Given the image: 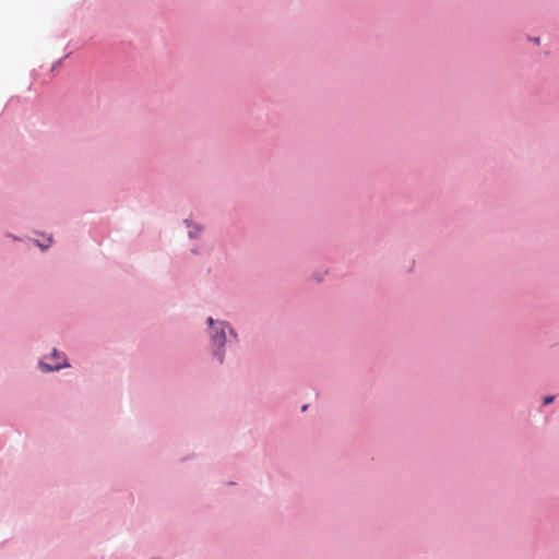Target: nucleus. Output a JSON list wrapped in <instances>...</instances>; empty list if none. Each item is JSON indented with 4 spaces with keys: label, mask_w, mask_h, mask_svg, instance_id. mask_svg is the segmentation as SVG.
<instances>
[{
    "label": "nucleus",
    "mask_w": 559,
    "mask_h": 559,
    "mask_svg": "<svg viewBox=\"0 0 559 559\" xmlns=\"http://www.w3.org/2000/svg\"><path fill=\"white\" fill-rule=\"evenodd\" d=\"M47 359H49L50 362H47L45 360L40 361V367L44 371L59 370L63 367L69 366L66 362V359L63 358L62 354L59 353L57 349H53L51 355L47 357Z\"/></svg>",
    "instance_id": "nucleus-1"
},
{
    "label": "nucleus",
    "mask_w": 559,
    "mask_h": 559,
    "mask_svg": "<svg viewBox=\"0 0 559 559\" xmlns=\"http://www.w3.org/2000/svg\"><path fill=\"white\" fill-rule=\"evenodd\" d=\"M230 333L233 334L234 337H237V334L234 333V330H230Z\"/></svg>",
    "instance_id": "nucleus-8"
},
{
    "label": "nucleus",
    "mask_w": 559,
    "mask_h": 559,
    "mask_svg": "<svg viewBox=\"0 0 559 559\" xmlns=\"http://www.w3.org/2000/svg\"><path fill=\"white\" fill-rule=\"evenodd\" d=\"M230 333L233 334L234 337H237V334L234 333V330H230Z\"/></svg>",
    "instance_id": "nucleus-6"
},
{
    "label": "nucleus",
    "mask_w": 559,
    "mask_h": 559,
    "mask_svg": "<svg viewBox=\"0 0 559 559\" xmlns=\"http://www.w3.org/2000/svg\"><path fill=\"white\" fill-rule=\"evenodd\" d=\"M207 322H209V324H210V325H213L214 320H213L212 318H209V319H207Z\"/></svg>",
    "instance_id": "nucleus-5"
},
{
    "label": "nucleus",
    "mask_w": 559,
    "mask_h": 559,
    "mask_svg": "<svg viewBox=\"0 0 559 559\" xmlns=\"http://www.w3.org/2000/svg\"><path fill=\"white\" fill-rule=\"evenodd\" d=\"M215 354L217 355L219 362H222L223 361V354L219 353V352H217Z\"/></svg>",
    "instance_id": "nucleus-4"
},
{
    "label": "nucleus",
    "mask_w": 559,
    "mask_h": 559,
    "mask_svg": "<svg viewBox=\"0 0 559 559\" xmlns=\"http://www.w3.org/2000/svg\"><path fill=\"white\" fill-rule=\"evenodd\" d=\"M189 235H190V237H194L195 236L193 231H189Z\"/></svg>",
    "instance_id": "nucleus-9"
},
{
    "label": "nucleus",
    "mask_w": 559,
    "mask_h": 559,
    "mask_svg": "<svg viewBox=\"0 0 559 559\" xmlns=\"http://www.w3.org/2000/svg\"><path fill=\"white\" fill-rule=\"evenodd\" d=\"M230 333L233 334L234 337H237V334L234 333V330H230Z\"/></svg>",
    "instance_id": "nucleus-7"
},
{
    "label": "nucleus",
    "mask_w": 559,
    "mask_h": 559,
    "mask_svg": "<svg viewBox=\"0 0 559 559\" xmlns=\"http://www.w3.org/2000/svg\"><path fill=\"white\" fill-rule=\"evenodd\" d=\"M554 399H555V397H554L552 395L546 396V397L544 399V404H545V405H548V404L552 403Z\"/></svg>",
    "instance_id": "nucleus-3"
},
{
    "label": "nucleus",
    "mask_w": 559,
    "mask_h": 559,
    "mask_svg": "<svg viewBox=\"0 0 559 559\" xmlns=\"http://www.w3.org/2000/svg\"><path fill=\"white\" fill-rule=\"evenodd\" d=\"M211 338L212 343L216 345L218 348L224 345L226 341L225 323L217 322V326L215 328V334H213Z\"/></svg>",
    "instance_id": "nucleus-2"
}]
</instances>
